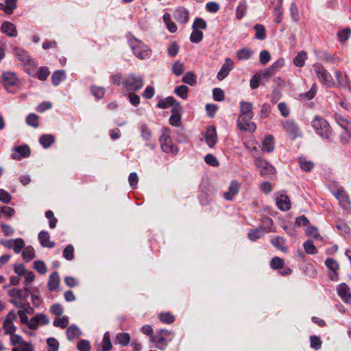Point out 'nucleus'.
Returning a JSON list of instances; mask_svg holds the SVG:
<instances>
[{
    "label": "nucleus",
    "instance_id": "f257e3e1",
    "mask_svg": "<svg viewBox=\"0 0 351 351\" xmlns=\"http://www.w3.org/2000/svg\"><path fill=\"white\" fill-rule=\"evenodd\" d=\"M173 337L174 333L171 330L160 329L156 331L155 335H151L149 339L156 348L164 350L173 340Z\"/></svg>",
    "mask_w": 351,
    "mask_h": 351
},
{
    "label": "nucleus",
    "instance_id": "f03ea898",
    "mask_svg": "<svg viewBox=\"0 0 351 351\" xmlns=\"http://www.w3.org/2000/svg\"><path fill=\"white\" fill-rule=\"evenodd\" d=\"M311 125L317 135L324 139L332 141L333 130L326 119L322 117L316 116L313 119Z\"/></svg>",
    "mask_w": 351,
    "mask_h": 351
},
{
    "label": "nucleus",
    "instance_id": "7ed1b4c3",
    "mask_svg": "<svg viewBox=\"0 0 351 351\" xmlns=\"http://www.w3.org/2000/svg\"><path fill=\"white\" fill-rule=\"evenodd\" d=\"M143 78L141 75L130 73L127 75L123 81V88L128 92H136L143 86Z\"/></svg>",
    "mask_w": 351,
    "mask_h": 351
},
{
    "label": "nucleus",
    "instance_id": "20e7f679",
    "mask_svg": "<svg viewBox=\"0 0 351 351\" xmlns=\"http://www.w3.org/2000/svg\"><path fill=\"white\" fill-rule=\"evenodd\" d=\"M314 71L320 82L329 88L335 86V82L330 73L320 63H315L313 66Z\"/></svg>",
    "mask_w": 351,
    "mask_h": 351
},
{
    "label": "nucleus",
    "instance_id": "39448f33",
    "mask_svg": "<svg viewBox=\"0 0 351 351\" xmlns=\"http://www.w3.org/2000/svg\"><path fill=\"white\" fill-rule=\"evenodd\" d=\"M167 132L164 128L163 134L159 138L161 149L164 152L175 156L178 153V147L172 143L170 135Z\"/></svg>",
    "mask_w": 351,
    "mask_h": 351
},
{
    "label": "nucleus",
    "instance_id": "423d86ee",
    "mask_svg": "<svg viewBox=\"0 0 351 351\" xmlns=\"http://www.w3.org/2000/svg\"><path fill=\"white\" fill-rule=\"evenodd\" d=\"M130 45L134 55L136 58L143 60L149 57L150 50H149L147 46L144 45L141 41L134 39V41L130 42Z\"/></svg>",
    "mask_w": 351,
    "mask_h": 351
},
{
    "label": "nucleus",
    "instance_id": "0eeeda50",
    "mask_svg": "<svg viewBox=\"0 0 351 351\" xmlns=\"http://www.w3.org/2000/svg\"><path fill=\"white\" fill-rule=\"evenodd\" d=\"M282 127L287 135L291 136L293 139L301 136V131L296 123L293 119H289L282 123Z\"/></svg>",
    "mask_w": 351,
    "mask_h": 351
},
{
    "label": "nucleus",
    "instance_id": "6e6552de",
    "mask_svg": "<svg viewBox=\"0 0 351 351\" xmlns=\"http://www.w3.org/2000/svg\"><path fill=\"white\" fill-rule=\"evenodd\" d=\"M331 192L339 201V204L343 209L348 210L350 208V199L346 192L342 187L338 188L335 190H331Z\"/></svg>",
    "mask_w": 351,
    "mask_h": 351
},
{
    "label": "nucleus",
    "instance_id": "1a4fd4ad",
    "mask_svg": "<svg viewBox=\"0 0 351 351\" xmlns=\"http://www.w3.org/2000/svg\"><path fill=\"white\" fill-rule=\"evenodd\" d=\"M252 118L253 117L250 116H239L237 121V127L244 132H255L256 125L254 122L251 121Z\"/></svg>",
    "mask_w": 351,
    "mask_h": 351
},
{
    "label": "nucleus",
    "instance_id": "9d476101",
    "mask_svg": "<svg viewBox=\"0 0 351 351\" xmlns=\"http://www.w3.org/2000/svg\"><path fill=\"white\" fill-rule=\"evenodd\" d=\"M16 317L17 315L14 311H11L8 313L3 323V329L5 334L11 335L15 332L16 327L13 322Z\"/></svg>",
    "mask_w": 351,
    "mask_h": 351
},
{
    "label": "nucleus",
    "instance_id": "9b49d317",
    "mask_svg": "<svg viewBox=\"0 0 351 351\" xmlns=\"http://www.w3.org/2000/svg\"><path fill=\"white\" fill-rule=\"evenodd\" d=\"M326 267L330 270L328 276L331 280L336 281L338 280V271L339 270V263L333 258H327L324 262Z\"/></svg>",
    "mask_w": 351,
    "mask_h": 351
},
{
    "label": "nucleus",
    "instance_id": "f8f14e48",
    "mask_svg": "<svg viewBox=\"0 0 351 351\" xmlns=\"http://www.w3.org/2000/svg\"><path fill=\"white\" fill-rule=\"evenodd\" d=\"M256 165L260 169L261 176H272L276 173L275 167L265 160H258Z\"/></svg>",
    "mask_w": 351,
    "mask_h": 351
},
{
    "label": "nucleus",
    "instance_id": "ddd939ff",
    "mask_svg": "<svg viewBox=\"0 0 351 351\" xmlns=\"http://www.w3.org/2000/svg\"><path fill=\"white\" fill-rule=\"evenodd\" d=\"M2 244L8 249H13L16 254H19L25 247V242L21 238L6 240Z\"/></svg>",
    "mask_w": 351,
    "mask_h": 351
},
{
    "label": "nucleus",
    "instance_id": "4468645a",
    "mask_svg": "<svg viewBox=\"0 0 351 351\" xmlns=\"http://www.w3.org/2000/svg\"><path fill=\"white\" fill-rule=\"evenodd\" d=\"M182 110V107L180 104H176V106L172 108L171 116L169 117V123L176 127H178L181 124V112Z\"/></svg>",
    "mask_w": 351,
    "mask_h": 351
},
{
    "label": "nucleus",
    "instance_id": "2eb2a0df",
    "mask_svg": "<svg viewBox=\"0 0 351 351\" xmlns=\"http://www.w3.org/2000/svg\"><path fill=\"white\" fill-rule=\"evenodd\" d=\"M174 19L181 24L186 23L189 19V12L184 7H178L173 14Z\"/></svg>",
    "mask_w": 351,
    "mask_h": 351
},
{
    "label": "nucleus",
    "instance_id": "dca6fc26",
    "mask_svg": "<svg viewBox=\"0 0 351 351\" xmlns=\"http://www.w3.org/2000/svg\"><path fill=\"white\" fill-rule=\"evenodd\" d=\"M205 138L208 146L213 148L217 141L216 128L214 125H211L207 127Z\"/></svg>",
    "mask_w": 351,
    "mask_h": 351
},
{
    "label": "nucleus",
    "instance_id": "f3484780",
    "mask_svg": "<svg viewBox=\"0 0 351 351\" xmlns=\"http://www.w3.org/2000/svg\"><path fill=\"white\" fill-rule=\"evenodd\" d=\"M233 61L230 58H226L224 64L222 65L217 75V77L219 81L223 80L233 68Z\"/></svg>",
    "mask_w": 351,
    "mask_h": 351
},
{
    "label": "nucleus",
    "instance_id": "a211bd4d",
    "mask_svg": "<svg viewBox=\"0 0 351 351\" xmlns=\"http://www.w3.org/2000/svg\"><path fill=\"white\" fill-rule=\"evenodd\" d=\"M8 295L10 297V302L19 307L20 301L23 297V291L18 288H14L9 290Z\"/></svg>",
    "mask_w": 351,
    "mask_h": 351
},
{
    "label": "nucleus",
    "instance_id": "6ab92c4d",
    "mask_svg": "<svg viewBox=\"0 0 351 351\" xmlns=\"http://www.w3.org/2000/svg\"><path fill=\"white\" fill-rule=\"evenodd\" d=\"M315 54L319 60L327 62L336 63L339 60V57L324 50H317L316 51Z\"/></svg>",
    "mask_w": 351,
    "mask_h": 351
},
{
    "label": "nucleus",
    "instance_id": "aec40b11",
    "mask_svg": "<svg viewBox=\"0 0 351 351\" xmlns=\"http://www.w3.org/2000/svg\"><path fill=\"white\" fill-rule=\"evenodd\" d=\"M1 31L10 37H16L18 34L15 25L9 21H5L2 23Z\"/></svg>",
    "mask_w": 351,
    "mask_h": 351
},
{
    "label": "nucleus",
    "instance_id": "412c9836",
    "mask_svg": "<svg viewBox=\"0 0 351 351\" xmlns=\"http://www.w3.org/2000/svg\"><path fill=\"white\" fill-rule=\"evenodd\" d=\"M17 154H13L14 159L20 160L21 158H27L30 156L31 150L27 145H20L14 147Z\"/></svg>",
    "mask_w": 351,
    "mask_h": 351
},
{
    "label": "nucleus",
    "instance_id": "4be33fe9",
    "mask_svg": "<svg viewBox=\"0 0 351 351\" xmlns=\"http://www.w3.org/2000/svg\"><path fill=\"white\" fill-rule=\"evenodd\" d=\"M60 278L57 271H53L49 277L47 282V287L50 291H53L58 289L60 286Z\"/></svg>",
    "mask_w": 351,
    "mask_h": 351
},
{
    "label": "nucleus",
    "instance_id": "5701e85b",
    "mask_svg": "<svg viewBox=\"0 0 351 351\" xmlns=\"http://www.w3.org/2000/svg\"><path fill=\"white\" fill-rule=\"evenodd\" d=\"M2 82L4 86H14L18 79L14 72H3L1 75Z\"/></svg>",
    "mask_w": 351,
    "mask_h": 351
},
{
    "label": "nucleus",
    "instance_id": "b1692460",
    "mask_svg": "<svg viewBox=\"0 0 351 351\" xmlns=\"http://www.w3.org/2000/svg\"><path fill=\"white\" fill-rule=\"evenodd\" d=\"M240 189V184L237 181H232L228 187V191L223 193V197L226 200L230 201L236 195Z\"/></svg>",
    "mask_w": 351,
    "mask_h": 351
},
{
    "label": "nucleus",
    "instance_id": "393cba45",
    "mask_svg": "<svg viewBox=\"0 0 351 351\" xmlns=\"http://www.w3.org/2000/svg\"><path fill=\"white\" fill-rule=\"evenodd\" d=\"M38 239L40 245L44 247L52 248L55 246V243L50 241L49 234L47 231H40L38 234Z\"/></svg>",
    "mask_w": 351,
    "mask_h": 351
},
{
    "label": "nucleus",
    "instance_id": "a878e982",
    "mask_svg": "<svg viewBox=\"0 0 351 351\" xmlns=\"http://www.w3.org/2000/svg\"><path fill=\"white\" fill-rule=\"evenodd\" d=\"M13 51L17 59L23 64L28 63L32 60L29 53L23 49L15 47Z\"/></svg>",
    "mask_w": 351,
    "mask_h": 351
},
{
    "label": "nucleus",
    "instance_id": "bb28decb",
    "mask_svg": "<svg viewBox=\"0 0 351 351\" xmlns=\"http://www.w3.org/2000/svg\"><path fill=\"white\" fill-rule=\"evenodd\" d=\"M276 205L280 210L287 211L291 208V201L287 195H281L276 198Z\"/></svg>",
    "mask_w": 351,
    "mask_h": 351
},
{
    "label": "nucleus",
    "instance_id": "cd10ccee",
    "mask_svg": "<svg viewBox=\"0 0 351 351\" xmlns=\"http://www.w3.org/2000/svg\"><path fill=\"white\" fill-rule=\"evenodd\" d=\"M298 166L305 173H309L315 167V163L304 157L298 158Z\"/></svg>",
    "mask_w": 351,
    "mask_h": 351
},
{
    "label": "nucleus",
    "instance_id": "c85d7f7f",
    "mask_svg": "<svg viewBox=\"0 0 351 351\" xmlns=\"http://www.w3.org/2000/svg\"><path fill=\"white\" fill-rule=\"evenodd\" d=\"M274 138L271 134L265 136L262 142V149L268 153L272 152L274 149Z\"/></svg>",
    "mask_w": 351,
    "mask_h": 351
},
{
    "label": "nucleus",
    "instance_id": "c756f323",
    "mask_svg": "<svg viewBox=\"0 0 351 351\" xmlns=\"http://www.w3.org/2000/svg\"><path fill=\"white\" fill-rule=\"evenodd\" d=\"M17 0H5L4 3H0V10L7 14H12L16 8Z\"/></svg>",
    "mask_w": 351,
    "mask_h": 351
},
{
    "label": "nucleus",
    "instance_id": "7c9ffc66",
    "mask_svg": "<svg viewBox=\"0 0 351 351\" xmlns=\"http://www.w3.org/2000/svg\"><path fill=\"white\" fill-rule=\"evenodd\" d=\"M176 104H180L173 97L169 96L165 99H161L157 104V107L160 109H166L169 106L173 108Z\"/></svg>",
    "mask_w": 351,
    "mask_h": 351
},
{
    "label": "nucleus",
    "instance_id": "2f4dec72",
    "mask_svg": "<svg viewBox=\"0 0 351 351\" xmlns=\"http://www.w3.org/2000/svg\"><path fill=\"white\" fill-rule=\"evenodd\" d=\"M252 109L253 106L252 103L248 101H241L239 116L254 117Z\"/></svg>",
    "mask_w": 351,
    "mask_h": 351
},
{
    "label": "nucleus",
    "instance_id": "473e14b6",
    "mask_svg": "<svg viewBox=\"0 0 351 351\" xmlns=\"http://www.w3.org/2000/svg\"><path fill=\"white\" fill-rule=\"evenodd\" d=\"M334 119L340 127H341L344 130L351 127V121H350L348 118L343 117L339 113H335Z\"/></svg>",
    "mask_w": 351,
    "mask_h": 351
},
{
    "label": "nucleus",
    "instance_id": "72a5a7b5",
    "mask_svg": "<svg viewBox=\"0 0 351 351\" xmlns=\"http://www.w3.org/2000/svg\"><path fill=\"white\" fill-rule=\"evenodd\" d=\"M264 236V230L261 226H259L255 229H251L248 232V239L252 241H256L257 239Z\"/></svg>",
    "mask_w": 351,
    "mask_h": 351
},
{
    "label": "nucleus",
    "instance_id": "f704fd0d",
    "mask_svg": "<svg viewBox=\"0 0 351 351\" xmlns=\"http://www.w3.org/2000/svg\"><path fill=\"white\" fill-rule=\"evenodd\" d=\"M271 243L278 250L286 252L287 249L285 246V239L282 237H275L271 240Z\"/></svg>",
    "mask_w": 351,
    "mask_h": 351
},
{
    "label": "nucleus",
    "instance_id": "c9c22d12",
    "mask_svg": "<svg viewBox=\"0 0 351 351\" xmlns=\"http://www.w3.org/2000/svg\"><path fill=\"white\" fill-rule=\"evenodd\" d=\"M65 78L66 73L64 70L56 71L51 75V83L56 86Z\"/></svg>",
    "mask_w": 351,
    "mask_h": 351
},
{
    "label": "nucleus",
    "instance_id": "e433bc0d",
    "mask_svg": "<svg viewBox=\"0 0 351 351\" xmlns=\"http://www.w3.org/2000/svg\"><path fill=\"white\" fill-rule=\"evenodd\" d=\"M130 341V335L128 332H120L116 335L114 342L121 344L123 346H126Z\"/></svg>",
    "mask_w": 351,
    "mask_h": 351
},
{
    "label": "nucleus",
    "instance_id": "4c0bfd02",
    "mask_svg": "<svg viewBox=\"0 0 351 351\" xmlns=\"http://www.w3.org/2000/svg\"><path fill=\"white\" fill-rule=\"evenodd\" d=\"M66 337L69 340L72 341L77 338L80 334V330L75 325L70 326L66 331Z\"/></svg>",
    "mask_w": 351,
    "mask_h": 351
},
{
    "label": "nucleus",
    "instance_id": "58836bf2",
    "mask_svg": "<svg viewBox=\"0 0 351 351\" xmlns=\"http://www.w3.org/2000/svg\"><path fill=\"white\" fill-rule=\"evenodd\" d=\"M55 141L52 134H43L40 137L39 143L44 148H49Z\"/></svg>",
    "mask_w": 351,
    "mask_h": 351
},
{
    "label": "nucleus",
    "instance_id": "ea45409f",
    "mask_svg": "<svg viewBox=\"0 0 351 351\" xmlns=\"http://www.w3.org/2000/svg\"><path fill=\"white\" fill-rule=\"evenodd\" d=\"M307 58V53L304 51H300L293 58V64L295 66L302 67L304 65Z\"/></svg>",
    "mask_w": 351,
    "mask_h": 351
},
{
    "label": "nucleus",
    "instance_id": "a19ab883",
    "mask_svg": "<svg viewBox=\"0 0 351 351\" xmlns=\"http://www.w3.org/2000/svg\"><path fill=\"white\" fill-rule=\"evenodd\" d=\"M112 349V343L110 341V334L109 332H106L103 336L101 349L97 351H110Z\"/></svg>",
    "mask_w": 351,
    "mask_h": 351
},
{
    "label": "nucleus",
    "instance_id": "79ce46f5",
    "mask_svg": "<svg viewBox=\"0 0 351 351\" xmlns=\"http://www.w3.org/2000/svg\"><path fill=\"white\" fill-rule=\"evenodd\" d=\"M90 90L92 93V95L97 99H101L105 95L106 90L102 86H98L95 85H93L90 87Z\"/></svg>",
    "mask_w": 351,
    "mask_h": 351
},
{
    "label": "nucleus",
    "instance_id": "37998d69",
    "mask_svg": "<svg viewBox=\"0 0 351 351\" xmlns=\"http://www.w3.org/2000/svg\"><path fill=\"white\" fill-rule=\"evenodd\" d=\"M50 74L49 68L47 66H40L35 73V77L40 81L46 80Z\"/></svg>",
    "mask_w": 351,
    "mask_h": 351
},
{
    "label": "nucleus",
    "instance_id": "c03bdc74",
    "mask_svg": "<svg viewBox=\"0 0 351 351\" xmlns=\"http://www.w3.org/2000/svg\"><path fill=\"white\" fill-rule=\"evenodd\" d=\"M254 29L256 32L255 38L261 40L265 39L266 31L265 27L262 24H256L254 27Z\"/></svg>",
    "mask_w": 351,
    "mask_h": 351
},
{
    "label": "nucleus",
    "instance_id": "a18cd8bd",
    "mask_svg": "<svg viewBox=\"0 0 351 351\" xmlns=\"http://www.w3.org/2000/svg\"><path fill=\"white\" fill-rule=\"evenodd\" d=\"M25 279L24 281V290L27 295H28L30 293V285L35 279V275L32 271H27L25 274Z\"/></svg>",
    "mask_w": 351,
    "mask_h": 351
},
{
    "label": "nucleus",
    "instance_id": "49530a36",
    "mask_svg": "<svg viewBox=\"0 0 351 351\" xmlns=\"http://www.w3.org/2000/svg\"><path fill=\"white\" fill-rule=\"evenodd\" d=\"M338 294L345 302H346L350 299V296H351L349 288L344 283L341 284L340 288L338 289Z\"/></svg>",
    "mask_w": 351,
    "mask_h": 351
},
{
    "label": "nucleus",
    "instance_id": "de8ad7c7",
    "mask_svg": "<svg viewBox=\"0 0 351 351\" xmlns=\"http://www.w3.org/2000/svg\"><path fill=\"white\" fill-rule=\"evenodd\" d=\"M158 319L160 322L167 324H171L175 322V317L169 312L160 313L158 314Z\"/></svg>",
    "mask_w": 351,
    "mask_h": 351
},
{
    "label": "nucleus",
    "instance_id": "09e8293b",
    "mask_svg": "<svg viewBox=\"0 0 351 351\" xmlns=\"http://www.w3.org/2000/svg\"><path fill=\"white\" fill-rule=\"evenodd\" d=\"M22 256L23 259L27 262L32 260L35 257V251L33 247L29 245L25 247Z\"/></svg>",
    "mask_w": 351,
    "mask_h": 351
},
{
    "label": "nucleus",
    "instance_id": "8fccbe9b",
    "mask_svg": "<svg viewBox=\"0 0 351 351\" xmlns=\"http://www.w3.org/2000/svg\"><path fill=\"white\" fill-rule=\"evenodd\" d=\"M39 117L35 113H30L26 117V123L34 128H37L39 125Z\"/></svg>",
    "mask_w": 351,
    "mask_h": 351
},
{
    "label": "nucleus",
    "instance_id": "3c124183",
    "mask_svg": "<svg viewBox=\"0 0 351 351\" xmlns=\"http://www.w3.org/2000/svg\"><path fill=\"white\" fill-rule=\"evenodd\" d=\"M285 261L282 258L276 256L270 261V267L274 270L280 269L284 267Z\"/></svg>",
    "mask_w": 351,
    "mask_h": 351
},
{
    "label": "nucleus",
    "instance_id": "603ef678",
    "mask_svg": "<svg viewBox=\"0 0 351 351\" xmlns=\"http://www.w3.org/2000/svg\"><path fill=\"white\" fill-rule=\"evenodd\" d=\"M182 82L192 86L196 84V76L192 71L187 72L182 77Z\"/></svg>",
    "mask_w": 351,
    "mask_h": 351
},
{
    "label": "nucleus",
    "instance_id": "864d4df0",
    "mask_svg": "<svg viewBox=\"0 0 351 351\" xmlns=\"http://www.w3.org/2000/svg\"><path fill=\"white\" fill-rule=\"evenodd\" d=\"M252 51L247 48H243L237 53V57L239 60H248L252 56Z\"/></svg>",
    "mask_w": 351,
    "mask_h": 351
},
{
    "label": "nucleus",
    "instance_id": "5fc2aeb1",
    "mask_svg": "<svg viewBox=\"0 0 351 351\" xmlns=\"http://www.w3.org/2000/svg\"><path fill=\"white\" fill-rule=\"evenodd\" d=\"M351 35V29L350 27H346L343 29L338 32L337 38L340 43L346 42Z\"/></svg>",
    "mask_w": 351,
    "mask_h": 351
},
{
    "label": "nucleus",
    "instance_id": "6e6d98bb",
    "mask_svg": "<svg viewBox=\"0 0 351 351\" xmlns=\"http://www.w3.org/2000/svg\"><path fill=\"white\" fill-rule=\"evenodd\" d=\"M247 4L245 0L242 1L236 10V17L238 20L241 19L246 13Z\"/></svg>",
    "mask_w": 351,
    "mask_h": 351
},
{
    "label": "nucleus",
    "instance_id": "4d7b16f0",
    "mask_svg": "<svg viewBox=\"0 0 351 351\" xmlns=\"http://www.w3.org/2000/svg\"><path fill=\"white\" fill-rule=\"evenodd\" d=\"M189 88L186 85H181L175 88L174 93L182 99H186Z\"/></svg>",
    "mask_w": 351,
    "mask_h": 351
},
{
    "label": "nucleus",
    "instance_id": "13d9d810",
    "mask_svg": "<svg viewBox=\"0 0 351 351\" xmlns=\"http://www.w3.org/2000/svg\"><path fill=\"white\" fill-rule=\"evenodd\" d=\"M317 84H313V86H311V89L307 93L300 94V97L302 99H304L306 100H311L315 97V96L317 93Z\"/></svg>",
    "mask_w": 351,
    "mask_h": 351
},
{
    "label": "nucleus",
    "instance_id": "bf43d9fd",
    "mask_svg": "<svg viewBox=\"0 0 351 351\" xmlns=\"http://www.w3.org/2000/svg\"><path fill=\"white\" fill-rule=\"evenodd\" d=\"M25 67V71L27 73V74L32 77H35L36 70L37 69V66L33 60H31L29 62L23 64Z\"/></svg>",
    "mask_w": 351,
    "mask_h": 351
},
{
    "label": "nucleus",
    "instance_id": "052dcab7",
    "mask_svg": "<svg viewBox=\"0 0 351 351\" xmlns=\"http://www.w3.org/2000/svg\"><path fill=\"white\" fill-rule=\"evenodd\" d=\"M184 71V64L178 60L176 61L172 65V71L176 76L181 75Z\"/></svg>",
    "mask_w": 351,
    "mask_h": 351
},
{
    "label": "nucleus",
    "instance_id": "680f3d73",
    "mask_svg": "<svg viewBox=\"0 0 351 351\" xmlns=\"http://www.w3.org/2000/svg\"><path fill=\"white\" fill-rule=\"evenodd\" d=\"M203 38V32L199 29H193L190 36V41L193 43H199Z\"/></svg>",
    "mask_w": 351,
    "mask_h": 351
},
{
    "label": "nucleus",
    "instance_id": "e2e57ef3",
    "mask_svg": "<svg viewBox=\"0 0 351 351\" xmlns=\"http://www.w3.org/2000/svg\"><path fill=\"white\" fill-rule=\"evenodd\" d=\"M63 257L68 260L72 261L74 258V247L72 245L69 244L66 246L62 253Z\"/></svg>",
    "mask_w": 351,
    "mask_h": 351
},
{
    "label": "nucleus",
    "instance_id": "0e129e2a",
    "mask_svg": "<svg viewBox=\"0 0 351 351\" xmlns=\"http://www.w3.org/2000/svg\"><path fill=\"white\" fill-rule=\"evenodd\" d=\"M303 246L306 253L308 254H315L317 253L316 247L313 244V242L311 240L305 241Z\"/></svg>",
    "mask_w": 351,
    "mask_h": 351
},
{
    "label": "nucleus",
    "instance_id": "69168bd1",
    "mask_svg": "<svg viewBox=\"0 0 351 351\" xmlns=\"http://www.w3.org/2000/svg\"><path fill=\"white\" fill-rule=\"evenodd\" d=\"M207 27L206 22L202 18H195L192 28L193 29H206Z\"/></svg>",
    "mask_w": 351,
    "mask_h": 351
},
{
    "label": "nucleus",
    "instance_id": "338daca9",
    "mask_svg": "<svg viewBox=\"0 0 351 351\" xmlns=\"http://www.w3.org/2000/svg\"><path fill=\"white\" fill-rule=\"evenodd\" d=\"M45 217L49 219V226L50 228L53 229L56 227L58 222L57 219L54 217L52 210H48L45 212Z\"/></svg>",
    "mask_w": 351,
    "mask_h": 351
},
{
    "label": "nucleus",
    "instance_id": "774afa93",
    "mask_svg": "<svg viewBox=\"0 0 351 351\" xmlns=\"http://www.w3.org/2000/svg\"><path fill=\"white\" fill-rule=\"evenodd\" d=\"M47 344L48 346L47 351H58L59 343L55 338H48L47 339Z\"/></svg>",
    "mask_w": 351,
    "mask_h": 351
}]
</instances>
